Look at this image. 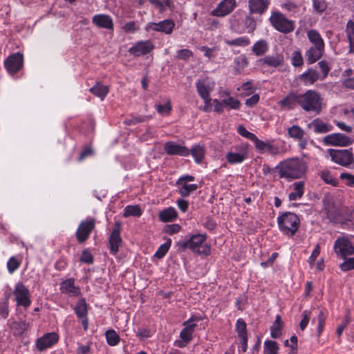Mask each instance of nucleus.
<instances>
[{
  "label": "nucleus",
  "instance_id": "obj_44",
  "mask_svg": "<svg viewBox=\"0 0 354 354\" xmlns=\"http://www.w3.org/2000/svg\"><path fill=\"white\" fill-rule=\"evenodd\" d=\"M142 214V210L140 205H127L124 209L123 216L125 218L129 216L140 217Z\"/></svg>",
  "mask_w": 354,
  "mask_h": 354
},
{
  "label": "nucleus",
  "instance_id": "obj_14",
  "mask_svg": "<svg viewBox=\"0 0 354 354\" xmlns=\"http://www.w3.org/2000/svg\"><path fill=\"white\" fill-rule=\"evenodd\" d=\"M88 304L84 298L80 299L73 308V310L80 320L83 329L86 331L88 328Z\"/></svg>",
  "mask_w": 354,
  "mask_h": 354
},
{
  "label": "nucleus",
  "instance_id": "obj_1",
  "mask_svg": "<svg viewBox=\"0 0 354 354\" xmlns=\"http://www.w3.org/2000/svg\"><path fill=\"white\" fill-rule=\"evenodd\" d=\"M275 169L279 170L281 178L299 179L306 175L308 171V165L303 160L292 158L281 162L276 166Z\"/></svg>",
  "mask_w": 354,
  "mask_h": 354
},
{
  "label": "nucleus",
  "instance_id": "obj_32",
  "mask_svg": "<svg viewBox=\"0 0 354 354\" xmlns=\"http://www.w3.org/2000/svg\"><path fill=\"white\" fill-rule=\"evenodd\" d=\"M310 124L313 127L314 131L317 133H325L333 129L332 125L328 124L318 118L313 120Z\"/></svg>",
  "mask_w": 354,
  "mask_h": 354
},
{
  "label": "nucleus",
  "instance_id": "obj_30",
  "mask_svg": "<svg viewBox=\"0 0 354 354\" xmlns=\"http://www.w3.org/2000/svg\"><path fill=\"white\" fill-rule=\"evenodd\" d=\"M268 43L264 39L258 40L252 47V52L257 57L264 55L268 51Z\"/></svg>",
  "mask_w": 354,
  "mask_h": 354
},
{
  "label": "nucleus",
  "instance_id": "obj_9",
  "mask_svg": "<svg viewBox=\"0 0 354 354\" xmlns=\"http://www.w3.org/2000/svg\"><path fill=\"white\" fill-rule=\"evenodd\" d=\"M327 153L330 156L331 160L339 165L348 167L354 163V155L353 153L352 149H329L327 150Z\"/></svg>",
  "mask_w": 354,
  "mask_h": 354
},
{
  "label": "nucleus",
  "instance_id": "obj_57",
  "mask_svg": "<svg viewBox=\"0 0 354 354\" xmlns=\"http://www.w3.org/2000/svg\"><path fill=\"white\" fill-rule=\"evenodd\" d=\"M156 109L157 112L160 115H169L170 114L172 110V106L171 105L170 101L167 100V103H165V104H156Z\"/></svg>",
  "mask_w": 354,
  "mask_h": 354
},
{
  "label": "nucleus",
  "instance_id": "obj_10",
  "mask_svg": "<svg viewBox=\"0 0 354 354\" xmlns=\"http://www.w3.org/2000/svg\"><path fill=\"white\" fill-rule=\"evenodd\" d=\"M13 295L17 306H22L27 309L31 305V295L28 288L22 283L15 284L13 290Z\"/></svg>",
  "mask_w": 354,
  "mask_h": 354
},
{
  "label": "nucleus",
  "instance_id": "obj_50",
  "mask_svg": "<svg viewBox=\"0 0 354 354\" xmlns=\"http://www.w3.org/2000/svg\"><path fill=\"white\" fill-rule=\"evenodd\" d=\"M21 261L15 257H11L7 262V269L10 274L15 272L21 266Z\"/></svg>",
  "mask_w": 354,
  "mask_h": 354
},
{
  "label": "nucleus",
  "instance_id": "obj_26",
  "mask_svg": "<svg viewBox=\"0 0 354 354\" xmlns=\"http://www.w3.org/2000/svg\"><path fill=\"white\" fill-rule=\"evenodd\" d=\"M319 79H320L319 73L312 68H308L299 76V80L305 86L312 85Z\"/></svg>",
  "mask_w": 354,
  "mask_h": 354
},
{
  "label": "nucleus",
  "instance_id": "obj_7",
  "mask_svg": "<svg viewBox=\"0 0 354 354\" xmlns=\"http://www.w3.org/2000/svg\"><path fill=\"white\" fill-rule=\"evenodd\" d=\"M250 145L248 142H240L230 147L225 153V159L230 165L243 163L248 158Z\"/></svg>",
  "mask_w": 354,
  "mask_h": 354
},
{
  "label": "nucleus",
  "instance_id": "obj_6",
  "mask_svg": "<svg viewBox=\"0 0 354 354\" xmlns=\"http://www.w3.org/2000/svg\"><path fill=\"white\" fill-rule=\"evenodd\" d=\"M269 21L276 30L283 34H289L293 32L295 28V21L289 19L279 11H272Z\"/></svg>",
  "mask_w": 354,
  "mask_h": 354
},
{
  "label": "nucleus",
  "instance_id": "obj_20",
  "mask_svg": "<svg viewBox=\"0 0 354 354\" xmlns=\"http://www.w3.org/2000/svg\"><path fill=\"white\" fill-rule=\"evenodd\" d=\"M59 290L62 293L68 295L70 297H79L81 295V289L75 285V279L69 278L60 283Z\"/></svg>",
  "mask_w": 354,
  "mask_h": 354
},
{
  "label": "nucleus",
  "instance_id": "obj_49",
  "mask_svg": "<svg viewBox=\"0 0 354 354\" xmlns=\"http://www.w3.org/2000/svg\"><path fill=\"white\" fill-rule=\"evenodd\" d=\"M320 178L323 180L326 184L331 185L333 186H337L338 184V180L335 178L331 173L328 170H324L320 172Z\"/></svg>",
  "mask_w": 354,
  "mask_h": 354
},
{
  "label": "nucleus",
  "instance_id": "obj_63",
  "mask_svg": "<svg viewBox=\"0 0 354 354\" xmlns=\"http://www.w3.org/2000/svg\"><path fill=\"white\" fill-rule=\"evenodd\" d=\"M318 66H319L320 70L322 73V77H320V80H323L328 76L330 68L328 66V63L326 60L319 62Z\"/></svg>",
  "mask_w": 354,
  "mask_h": 354
},
{
  "label": "nucleus",
  "instance_id": "obj_31",
  "mask_svg": "<svg viewBox=\"0 0 354 354\" xmlns=\"http://www.w3.org/2000/svg\"><path fill=\"white\" fill-rule=\"evenodd\" d=\"M196 88L198 95L203 100H207L208 97H210V88L205 80H198L196 82Z\"/></svg>",
  "mask_w": 354,
  "mask_h": 354
},
{
  "label": "nucleus",
  "instance_id": "obj_15",
  "mask_svg": "<svg viewBox=\"0 0 354 354\" xmlns=\"http://www.w3.org/2000/svg\"><path fill=\"white\" fill-rule=\"evenodd\" d=\"M120 232V223L119 222H116L109 238L110 253L113 255L118 254L119 248L122 243Z\"/></svg>",
  "mask_w": 354,
  "mask_h": 354
},
{
  "label": "nucleus",
  "instance_id": "obj_28",
  "mask_svg": "<svg viewBox=\"0 0 354 354\" xmlns=\"http://www.w3.org/2000/svg\"><path fill=\"white\" fill-rule=\"evenodd\" d=\"M345 32L348 43V53L354 54V20L347 21Z\"/></svg>",
  "mask_w": 354,
  "mask_h": 354
},
{
  "label": "nucleus",
  "instance_id": "obj_41",
  "mask_svg": "<svg viewBox=\"0 0 354 354\" xmlns=\"http://www.w3.org/2000/svg\"><path fill=\"white\" fill-rule=\"evenodd\" d=\"M176 186L179 188V194L184 198L188 197L192 192L198 188V186L196 184L184 183Z\"/></svg>",
  "mask_w": 354,
  "mask_h": 354
},
{
  "label": "nucleus",
  "instance_id": "obj_21",
  "mask_svg": "<svg viewBox=\"0 0 354 354\" xmlns=\"http://www.w3.org/2000/svg\"><path fill=\"white\" fill-rule=\"evenodd\" d=\"M300 93L291 91L285 97L278 102L279 106L286 110L294 109L297 105L299 106Z\"/></svg>",
  "mask_w": 354,
  "mask_h": 354
},
{
  "label": "nucleus",
  "instance_id": "obj_34",
  "mask_svg": "<svg viewBox=\"0 0 354 354\" xmlns=\"http://www.w3.org/2000/svg\"><path fill=\"white\" fill-rule=\"evenodd\" d=\"M109 89L108 86L101 84L100 82H97L95 85L89 89V91L92 94L100 97L102 100L105 98L109 93Z\"/></svg>",
  "mask_w": 354,
  "mask_h": 354
},
{
  "label": "nucleus",
  "instance_id": "obj_51",
  "mask_svg": "<svg viewBox=\"0 0 354 354\" xmlns=\"http://www.w3.org/2000/svg\"><path fill=\"white\" fill-rule=\"evenodd\" d=\"M342 259L344 260V261L339 265V268L342 272H348L354 270V257L350 258L346 257L345 259Z\"/></svg>",
  "mask_w": 354,
  "mask_h": 354
},
{
  "label": "nucleus",
  "instance_id": "obj_16",
  "mask_svg": "<svg viewBox=\"0 0 354 354\" xmlns=\"http://www.w3.org/2000/svg\"><path fill=\"white\" fill-rule=\"evenodd\" d=\"M58 340L59 335L57 333L54 332L47 333L37 339L36 347L39 351H43L53 346L57 343Z\"/></svg>",
  "mask_w": 354,
  "mask_h": 354
},
{
  "label": "nucleus",
  "instance_id": "obj_56",
  "mask_svg": "<svg viewBox=\"0 0 354 354\" xmlns=\"http://www.w3.org/2000/svg\"><path fill=\"white\" fill-rule=\"evenodd\" d=\"M223 103L225 106H229L232 109L237 110L240 108L241 102L239 100L229 97L228 98L223 99Z\"/></svg>",
  "mask_w": 354,
  "mask_h": 354
},
{
  "label": "nucleus",
  "instance_id": "obj_46",
  "mask_svg": "<svg viewBox=\"0 0 354 354\" xmlns=\"http://www.w3.org/2000/svg\"><path fill=\"white\" fill-rule=\"evenodd\" d=\"M279 344L273 340H266L263 344V354H278Z\"/></svg>",
  "mask_w": 354,
  "mask_h": 354
},
{
  "label": "nucleus",
  "instance_id": "obj_22",
  "mask_svg": "<svg viewBox=\"0 0 354 354\" xmlns=\"http://www.w3.org/2000/svg\"><path fill=\"white\" fill-rule=\"evenodd\" d=\"M324 142L327 145L347 146L351 143V140L342 133H332L326 136Z\"/></svg>",
  "mask_w": 354,
  "mask_h": 354
},
{
  "label": "nucleus",
  "instance_id": "obj_33",
  "mask_svg": "<svg viewBox=\"0 0 354 354\" xmlns=\"http://www.w3.org/2000/svg\"><path fill=\"white\" fill-rule=\"evenodd\" d=\"M305 184L303 181H298L293 183L295 192H290L288 194V198L290 201H296L298 198H301L304 193Z\"/></svg>",
  "mask_w": 354,
  "mask_h": 354
},
{
  "label": "nucleus",
  "instance_id": "obj_38",
  "mask_svg": "<svg viewBox=\"0 0 354 354\" xmlns=\"http://www.w3.org/2000/svg\"><path fill=\"white\" fill-rule=\"evenodd\" d=\"M328 312L326 309H319L317 315L318 324L317 326V336L320 337L324 331Z\"/></svg>",
  "mask_w": 354,
  "mask_h": 354
},
{
  "label": "nucleus",
  "instance_id": "obj_13",
  "mask_svg": "<svg viewBox=\"0 0 354 354\" xmlns=\"http://www.w3.org/2000/svg\"><path fill=\"white\" fill-rule=\"evenodd\" d=\"M154 49V45L150 40L139 41L135 43L128 52L133 57H138L140 56L149 54Z\"/></svg>",
  "mask_w": 354,
  "mask_h": 354
},
{
  "label": "nucleus",
  "instance_id": "obj_45",
  "mask_svg": "<svg viewBox=\"0 0 354 354\" xmlns=\"http://www.w3.org/2000/svg\"><path fill=\"white\" fill-rule=\"evenodd\" d=\"M225 43L230 46L245 47L250 45V39L246 36H242L234 39H225Z\"/></svg>",
  "mask_w": 354,
  "mask_h": 354
},
{
  "label": "nucleus",
  "instance_id": "obj_64",
  "mask_svg": "<svg viewBox=\"0 0 354 354\" xmlns=\"http://www.w3.org/2000/svg\"><path fill=\"white\" fill-rule=\"evenodd\" d=\"M181 226L179 224L167 225L164 227V231L169 235H173L180 232Z\"/></svg>",
  "mask_w": 354,
  "mask_h": 354
},
{
  "label": "nucleus",
  "instance_id": "obj_29",
  "mask_svg": "<svg viewBox=\"0 0 354 354\" xmlns=\"http://www.w3.org/2000/svg\"><path fill=\"white\" fill-rule=\"evenodd\" d=\"M283 326L284 324L281 320V315H277L275 317V320L270 328L271 337L273 339L279 338L281 335Z\"/></svg>",
  "mask_w": 354,
  "mask_h": 354
},
{
  "label": "nucleus",
  "instance_id": "obj_35",
  "mask_svg": "<svg viewBox=\"0 0 354 354\" xmlns=\"http://www.w3.org/2000/svg\"><path fill=\"white\" fill-rule=\"evenodd\" d=\"M190 154L193 156L194 161L197 164H200L205 157V149L203 146L200 145H194L189 149Z\"/></svg>",
  "mask_w": 354,
  "mask_h": 354
},
{
  "label": "nucleus",
  "instance_id": "obj_12",
  "mask_svg": "<svg viewBox=\"0 0 354 354\" xmlns=\"http://www.w3.org/2000/svg\"><path fill=\"white\" fill-rule=\"evenodd\" d=\"M24 56L20 53L10 55L4 60V67L9 74H16L23 66Z\"/></svg>",
  "mask_w": 354,
  "mask_h": 354
},
{
  "label": "nucleus",
  "instance_id": "obj_25",
  "mask_svg": "<svg viewBox=\"0 0 354 354\" xmlns=\"http://www.w3.org/2000/svg\"><path fill=\"white\" fill-rule=\"evenodd\" d=\"M151 27V29L155 31L162 32L167 35H170L173 32V30L175 27V23L171 19H165L158 23H153Z\"/></svg>",
  "mask_w": 354,
  "mask_h": 354
},
{
  "label": "nucleus",
  "instance_id": "obj_4",
  "mask_svg": "<svg viewBox=\"0 0 354 354\" xmlns=\"http://www.w3.org/2000/svg\"><path fill=\"white\" fill-rule=\"evenodd\" d=\"M207 239L206 234H192L187 241L179 243V248L183 251L189 249L198 254L208 256L211 254V247L205 243Z\"/></svg>",
  "mask_w": 354,
  "mask_h": 354
},
{
  "label": "nucleus",
  "instance_id": "obj_47",
  "mask_svg": "<svg viewBox=\"0 0 354 354\" xmlns=\"http://www.w3.org/2000/svg\"><path fill=\"white\" fill-rule=\"evenodd\" d=\"M244 26L248 33H252L257 28V21L252 15H248L244 20Z\"/></svg>",
  "mask_w": 354,
  "mask_h": 354
},
{
  "label": "nucleus",
  "instance_id": "obj_42",
  "mask_svg": "<svg viewBox=\"0 0 354 354\" xmlns=\"http://www.w3.org/2000/svg\"><path fill=\"white\" fill-rule=\"evenodd\" d=\"M235 331L239 339L248 337L246 322L242 318H239L235 324Z\"/></svg>",
  "mask_w": 354,
  "mask_h": 354
},
{
  "label": "nucleus",
  "instance_id": "obj_3",
  "mask_svg": "<svg viewBox=\"0 0 354 354\" xmlns=\"http://www.w3.org/2000/svg\"><path fill=\"white\" fill-rule=\"evenodd\" d=\"M323 101L319 92L310 89L300 93L299 106L306 112L319 114L323 109Z\"/></svg>",
  "mask_w": 354,
  "mask_h": 354
},
{
  "label": "nucleus",
  "instance_id": "obj_5",
  "mask_svg": "<svg viewBox=\"0 0 354 354\" xmlns=\"http://www.w3.org/2000/svg\"><path fill=\"white\" fill-rule=\"evenodd\" d=\"M279 230L284 235L292 237L300 226L299 216L291 212L281 213L277 218Z\"/></svg>",
  "mask_w": 354,
  "mask_h": 354
},
{
  "label": "nucleus",
  "instance_id": "obj_40",
  "mask_svg": "<svg viewBox=\"0 0 354 354\" xmlns=\"http://www.w3.org/2000/svg\"><path fill=\"white\" fill-rule=\"evenodd\" d=\"M288 136L295 140H301L304 138V130L298 125H292L287 129Z\"/></svg>",
  "mask_w": 354,
  "mask_h": 354
},
{
  "label": "nucleus",
  "instance_id": "obj_24",
  "mask_svg": "<svg viewBox=\"0 0 354 354\" xmlns=\"http://www.w3.org/2000/svg\"><path fill=\"white\" fill-rule=\"evenodd\" d=\"M262 65L268 67L277 68L282 66L284 63L283 56L281 54L269 55L260 59L259 61Z\"/></svg>",
  "mask_w": 354,
  "mask_h": 354
},
{
  "label": "nucleus",
  "instance_id": "obj_48",
  "mask_svg": "<svg viewBox=\"0 0 354 354\" xmlns=\"http://www.w3.org/2000/svg\"><path fill=\"white\" fill-rule=\"evenodd\" d=\"M171 244V239H169L163 244L160 245L156 252L154 254V257L158 259H162L164 257L167 252L169 251Z\"/></svg>",
  "mask_w": 354,
  "mask_h": 354
},
{
  "label": "nucleus",
  "instance_id": "obj_61",
  "mask_svg": "<svg viewBox=\"0 0 354 354\" xmlns=\"http://www.w3.org/2000/svg\"><path fill=\"white\" fill-rule=\"evenodd\" d=\"M301 316L302 319L299 323V328L302 331H304L310 322V311L307 310H304L302 312Z\"/></svg>",
  "mask_w": 354,
  "mask_h": 354
},
{
  "label": "nucleus",
  "instance_id": "obj_23",
  "mask_svg": "<svg viewBox=\"0 0 354 354\" xmlns=\"http://www.w3.org/2000/svg\"><path fill=\"white\" fill-rule=\"evenodd\" d=\"M92 23L97 27L107 30H113L114 24L111 17L105 14H97L92 17Z\"/></svg>",
  "mask_w": 354,
  "mask_h": 354
},
{
  "label": "nucleus",
  "instance_id": "obj_55",
  "mask_svg": "<svg viewBox=\"0 0 354 354\" xmlns=\"http://www.w3.org/2000/svg\"><path fill=\"white\" fill-rule=\"evenodd\" d=\"M80 261L84 263L93 264L94 262V257L88 249H84L82 251Z\"/></svg>",
  "mask_w": 354,
  "mask_h": 354
},
{
  "label": "nucleus",
  "instance_id": "obj_59",
  "mask_svg": "<svg viewBox=\"0 0 354 354\" xmlns=\"http://www.w3.org/2000/svg\"><path fill=\"white\" fill-rule=\"evenodd\" d=\"M150 116L147 115H138V116H133L130 119H127L124 121L125 124L127 125H133L136 124L138 123L144 122L149 119H150Z\"/></svg>",
  "mask_w": 354,
  "mask_h": 354
},
{
  "label": "nucleus",
  "instance_id": "obj_62",
  "mask_svg": "<svg viewBox=\"0 0 354 354\" xmlns=\"http://www.w3.org/2000/svg\"><path fill=\"white\" fill-rule=\"evenodd\" d=\"M237 132L239 135L251 140L252 142L256 136V135L253 133L248 131L243 125H240L238 127Z\"/></svg>",
  "mask_w": 354,
  "mask_h": 354
},
{
  "label": "nucleus",
  "instance_id": "obj_36",
  "mask_svg": "<svg viewBox=\"0 0 354 354\" xmlns=\"http://www.w3.org/2000/svg\"><path fill=\"white\" fill-rule=\"evenodd\" d=\"M235 75H239L242 73L243 70L248 66L249 62L248 58L245 55H241L236 57L234 59Z\"/></svg>",
  "mask_w": 354,
  "mask_h": 354
},
{
  "label": "nucleus",
  "instance_id": "obj_58",
  "mask_svg": "<svg viewBox=\"0 0 354 354\" xmlns=\"http://www.w3.org/2000/svg\"><path fill=\"white\" fill-rule=\"evenodd\" d=\"M313 7L314 11L321 14L326 9L327 3L325 0H313Z\"/></svg>",
  "mask_w": 354,
  "mask_h": 354
},
{
  "label": "nucleus",
  "instance_id": "obj_17",
  "mask_svg": "<svg viewBox=\"0 0 354 354\" xmlns=\"http://www.w3.org/2000/svg\"><path fill=\"white\" fill-rule=\"evenodd\" d=\"M271 0H249L248 10L250 15H264L268 10Z\"/></svg>",
  "mask_w": 354,
  "mask_h": 354
},
{
  "label": "nucleus",
  "instance_id": "obj_43",
  "mask_svg": "<svg viewBox=\"0 0 354 354\" xmlns=\"http://www.w3.org/2000/svg\"><path fill=\"white\" fill-rule=\"evenodd\" d=\"M106 343L111 346H117L120 341V337L113 329H109L105 332Z\"/></svg>",
  "mask_w": 354,
  "mask_h": 354
},
{
  "label": "nucleus",
  "instance_id": "obj_52",
  "mask_svg": "<svg viewBox=\"0 0 354 354\" xmlns=\"http://www.w3.org/2000/svg\"><path fill=\"white\" fill-rule=\"evenodd\" d=\"M291 64L295 67H300L304 65V59L299 50H295L292 53Z\"/></svg>",
  "mask_w": 354,
  "mask_h": 354
},
{
  "label": "nucleus",
  "instance_id": "obj_60",
  "mask_svg": "<svg viewBox=\"0 0 354 354\" xmlns=\"http://www.w3.org/2000/svg\"><path fill=\"white\" fill-rule=\"evenodd\" d=\"M192 57H193V53L191 50L187 48L179 50L176 53V58L178 59L186 61Z\"/></svg>",
  "mask_w": 354,
  "mask_h": 354
},
{
  "label": "nucleus",
  "instance_id": "obj_19",
  "mask_svg": "<svg viewBox=\"0 0 354 354\" xmlns=\"http://www.w3.org/2000/svg\"><path fill=\"white\" fill-rule=\"evenodd\" d=\"M236 6L235 0H223L211 14L216 17H225L231 13Z\"/></svg>",
  "mask_w": 354,
  "mask_h": 354
},
{
  "label": "nucleus",
  "instance_id": "obj_39",
  "mask_svg": "<svg viewBox=\"0 0 354 354\" xmlns=\"http://www.w3.org/2000/svg\"><path fill=\"white\" fill-rule=\"evenodd\" d=\"M184 328L180 333V337L185 342H190L193 339V333L196 325L183 324Z\"/></svg>",
  "mask_w": 354,
  "mask_h": 354
},
{
  "label": "nucleus",
  "instance_id": "obj_54",
  "mask_svg": "<svg viewBox=\"0 0 354 354\" xmlns=\"http://www.w3.org/2000/svg\"><path fill=\"white\" fill-rule=\"evenodd\" d=\"M282 8H284L288 12L292 13V15L293 16L298 13L300 10L299 6L290 1H287L286 2H285L282 5Z\"/></svg>",
  "mask_w": 354,
  "mask_h": 354
},
{
  "label": "nucleus",
  "instance_id": "obj_18",
  "mask_svg": "<svg viewBox=\"0 0 354 354\" xmlns=\"http://www.w3.org/2000/svg\"><path fill=\"white\" fill-rule=\"evenodd\" d=\"M164 150L167 155L180 156L187 157L190 154L189 149L185 147L176 143L173 141H168L164 145Z\"/></svg>",
  "mask_w": 354,
  "mask_h": 354
},
{
  "label": "nucleus",
  "instance_id": "obj_2",
  "mask_svg": "<svg viewBox=\"0 0 354 354\" xmlns=\"http://www.w3.org/2000/svg\"><path fill=\"white\" fill-rule=\"evenodd\" d=\"M308 41L312 46L306 51L307 63L312 64L320 59L324 53L325 42L321 34L316 29H310L306 32Z\"/></svg>",
  "mask_w": 354,
  "mask_h": 354
},
{
  "label": "nucleus",
  "instance_id": "obj_11",
  "mask_svg": "<svg viewBox=\"0 0 354 354\" xmlns=\"http://www.w3.org/2000/svg\"><path fill=\"white\" fill-rule=\"evenodd\" d=\"M95 226V221L94 218L82 221L80 223L75 232L77 242L80 244L84 243L88 239Z\"/></svg>",
  "mask_w": 354,
  "mask_h": 354
},
{
  "label": "nucleus",
  "instance_id": "obj_8",
  "mask_svg": "<svg viewBox=\"0 0 354 354\" xmlns=\"http://www.w3.org/2000/svg\"><path fill=\"white\" fill-rule=\"evenodd\" d=\"M333 252L337 258L345 259L354 254V245L348 237L340 236L335 241Z\"/></svg>",
  "mask_w": 354,
  "mask_h": 354
},
{
  "label": "nucleus",
  "instance_id": "obj_37",
  "mask_svg": "<svg viewBox=\"0 0 354 354\" xmlns=\"http://www.w3.org/2000/svg\"><path fill=\"white\" fill-rule=\"evenodd\" d=\"M252 142L254 144L255 148L260 152H263L265 150H268L270 152H272L274 149V146L271 144L270 140L263 141L259 140L256 136Z\"/></svg>",
  "mask_w": 354,
  "mask_h": 354
},
{
  "label": "nucleus",
  "instance_id": "obj_27",
  "mask_svg": "<svg viewBox=\"0 0 354 354\" xmlns=\"http://www.w3.org/2000/svg\"><path fill=\"white\" fill-rule=\"evenodd\" d=\"M177 217L178 213L173 207L165 208L158 214L159 220L163 223L173 222L176 220Z\"/></svg>",
  "mask_w": 354,
  "mask_h": 354
},
{
  "label": "nucleus",
  "instance_id": "obj_53",
  "mask_svg": "<svg viewBox=\"0 0 354 354\" xmlns=\"http://www.w3.org/2000/svg\"><path fill=\"white\" fill-rule=\"evenodd\" d=\"M326 216L332 222H337L339 219L340 214L334 206L326 208Z\"/></svg>",
  "mask_w": 354,
  "mask_h": 354
}]
</instances>
